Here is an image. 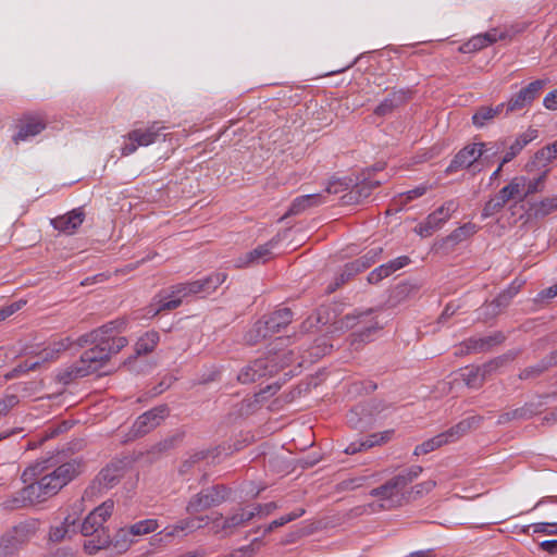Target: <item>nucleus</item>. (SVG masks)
I'll return each instance as SVG.
<instances>
[{"label":"nucleus","instance_id":"30","mask_svg":"<svg viewBox=\"0 0 557 557\" xmlns=\"http://www.w3.org/2000/svg\"><path fill=\"white\" fill-rule=\"evenodd\" d=\"M255 518V512L250 511V509L240 508L238 511L234 512L230 517L224 519L222 522V529H228L230 533L233 530L243 527L245 523Z\"/></svg>","mask_w":557,"mask_h":557},{"label":"nucleus","instance_id":"34","mask_svg":"<svg viewBox=\"0 0 557 557\" xmlns=\"http://www.w3.org/2000/svg\"><path fill=\"white\" fill-rule=\"evenodd\" d=\"M159 334L156 331H149L143 335L135 345L137 355L151 352L159 343Z\"/></svg>","mask_w":557,"mask_h":557},{"label":"nucleus","instance_id":"27","mask_svg":"<svg viewBox=\"0 0 557 557\" xmlns=\"http://www.w3.org/2000/svg\"><path fill=\"white\" fill-rule=\"evenodd\" d=\"M159 528L157 519H145L129 525L128 529L120 530L117 536L126 537L127 535L140 536L154 532Z\"/></svg>","mask_w":557,"mask_h":557},{"label":"nucleus","instance_id":"38","mask_svg":"<svg viewBox=\"0 0 557 557\" xmlns=\"http://www.w3.org/2000/svg\"><path fill=\"white\" fill-rule=\"evenodd\" d=\"M479 227L471 222L465 223L458 228L454 230L448 236L447 240L451 243H460L478 232Z\"/></svg>","mask_w":557,"mask_h":557},{"label":"nucleus","instance_id":"15","mask_svg":"<svg viewBox=\"0 0 557 557\" xmlns=\"http://www.w3.org/2000/svg\"><path fill=\"white\" fill-rule=\"evenodd\" d=\"M505 38L504 34L498 33L496 28H493L484 34H479L476 36H473L471 39H469L467 42H465L460 47V51L462 53H472L475 51H479L494 42H496L498 39Z\"/></svg>","mask_w":557,"mask_h":557},{"label":"nucleus","instance_id":"46","mask_svg":"<svg viewBox=\"0 0 557 557\" xmlns=\"http://www.w3.org/2000/svg\"><path fill=\"white\" fill-rule=\"evenodd\" d=\"M209 517H197V518H187L181 520L178 523L182 527L181 531H183L184 535L191 533L200 528H202V522L208 523Z\"/></svg>","mask_w":557,"mask_h":557},{"label":"nucleus","instance_id":"55","mask_svg":"<svg viewBox=\"0 0 557 557\" xmlns=\"http://www.w3.org/2000/svg\"><path fill=\"white\" fill-rule=\"evenodd\" d=\"M436 486V482L434 480H426L422 483L417 484L413 490L416 494L422 495L424 493L431 492Z\"/></svg>","mask_w":557,"mask_h":557},{"label":"nucleus","instance_id":"29","mask_svg":"<svg viewBox=\"0 0 557 557\" xmlns=\"http://www.w3.org/2000/svg\"><path fill=\"white\" fill-rule=\"evenodd\" d=\"M406 100L403 91H394L389 94L380 104L374 109V114L377 116H386L391 114L394 109L403 104Z\"/></svg>","mask_w":557,"mask_h":557},{"label":"nucleus","instance_id":"33","mask_svg":"<svg viewBox=\"0 0 557 557\" xmlns=\"http://www.w3.org/2000/svg\"><path fill=\"white\" fill-rule=\"evenodd\" d=\"M520 287L521 284L512 283L506 290L500 293L490 305V307H493V313H498L503 308H506L518 294Z\"/></svg>","mask_w":557,"mask_h":557},{"label":"nucleus","instance_id":"37","mask_svg":"<svg viewBox=\"0 0 557 557\" xmlns=\"http://www.w3.org/2000/svg\"><path fill=\"white\" fill-rule=\"evenodd\" d=\"M373 262L372 258H368L367 256L355 260L348 264H346L344 272L341 274V284L347 281L354 274L367 269ZM339 285V283H337Z\"/></svg>","mask_w":557,"mask_h":557},{"label":"nucleus","instance_id":"13","mask_svg":"<svg viewBox=\"0 0 557 557\" xmlns=\"http://www.w3.org/2000/svg\"><path fill=\"white\" fill-rule=\"evenodd\" d=\"M481 153L478 143L469 144L459 150L449 165L446 169V173H454L461 169H469L480 162Z\"/></svg>","mask_w":557,"mask_h":557},{"label":"nucleus","instance_id":"24","mask_svg":"<svg viewBox=\"0 0 557 557\" xmlns=\"http://www.w3.org/2000/svg\"><path fill=\"white\" fill-rule=\"evenodd\" d=\"M555 211H557V195L545 197L530 206V216L536 220H542Z\"/></svg>","mask_w":557,"mask_h":557},{"label":"nucleus","instance_id":"11","mask_svg":"<svg viewBox=\"0 0 557 557\" xmlns=\"http://www.w3.org/2000/svg\"><path fill=\"white\" fill-rule=\"evenodd\" d=\"M545 83L536 79L513 95L505 104L508 112L519 111L530 106L540 95Z\"/></svg>","mask_w":557,"mask_h":557},{"label":"nucleus","instance_id":"39","mask_svg":"<svg viewBox=\"0 0 557 557\" xmlns=\"http://www.w3.org/2000/svg\"><path fill=\"white\" fill-rule=\"evenodd\" d=\"M72 344H73V342L71 341L70 337L60 339L59 342H54L49 348H47L42 351L41 360L42 361L52 360L53 358H55V356L59 352L69 349L72 346Z\"/></svg>","mask_w":557,"mask_h":557},{"label":"nucleus","instance_id":"7","mask_svg":"<svg viewBox=\"0 0 557 557\" xmlns=\"http://www.w3.org/2000/svg\"><path fill=\"white\" fill-rule=\"evenodd\" d=\"M458 208L459 202L457 200L449 199L445 201L435 211L430 213L423 222L419 223L414 227V232L421 237H430L445 225Z\"/></svg>","mask_w":557,"mask_h":557},{"label":"nucleus","instance_id":"12","mask_svg":"<svg viewBox=\"0 0 557 557\" xmlns=\"http://www.w3.org/2000/svg\"><path fill=\"white\" fill-rule=\"evenodd\" d=\"M168 408L165 406L156 407L137 418L133 424L134 436H143L158 426L166 417Z\"/></svg>","mask_w":557,"mask_h":557},{"label":"nucleus","instance_id":"32","mask_svg":"<svg viewBox=\"0 0 557 557\" xmlns=\"http://www.w3.org/2000/svg\"><path fill=\"white\" fill-rule=\"evenodd\" d=\"M505 108V103H500L495 108L492 107H481L472 116V122L476 127H483L486 122L493 120L496 115H498L503 109Z\"/></svg>","mask_w":557,"mask_h":557},{"label":"nucleus","instance_id":"5","mask_svg":"<svg viewBox=\"0 0 557 557\" xmlns=\"http://www.w3.org/2000/svg\"><path fill=\"white\" fill-rule=\"evenodd\" d=\"M40 521L29 518L0 535V557H14L37 534Z\"/></svg>","mask_w":557,"mask_h":557},{"label":"nucleus","instance_id":"9","mask_svg":"<svg viewBox=\"0 0 557 557\" xmlns=\"http://www.w3.org/2000/svg\"><path fill=\"white\" fill-rule=\"evenodd\" d=\"M370 495L376 497L379 503L369 504L366 509L369 512H376L379 510H388L400 505L401 491L396 486L391 479L380 487L373 488Z\"/></svg>","mask_w":557,"mask_h":557},{"label":"nucleus","instance_id":"36","mask_svg":"<svg viewBox=\"0 0 557 557\" xmlns=\"http://www.w3.org/2000/svg\"><path fill=\"white\" fill-rule=\"evenodd\" d=\"M445 444H448L445 438V435L440 433V434L435 435L434 437L424 441L422 444L417 445L413 450V455L414 456L426 455V454L442 447Z\"/></svg>","mask_w":557,"mask_h":557},{"label":"nucleus","instance_id":"21","mask_svg":"<svg viewBox=\"0 0 557 557\" xmlns=\"http://www.w3.org/2000/svg\"><path fill=\"white\" fill-rule=\"evenodd\" d=\"M480 148V162L482 165H490L494 162L495 158L503 151L507 146L506 140H495L488 143H478Z\"/></svg>","mask_w":557,"mask_h":557},{"label":"nucleus","instance_id":"62","mask_svg":"<svg viewBox=\"0 0 557 557\" xmlns=\"http://www.w3.org/2000/svg\"><path fill=\"white\" fill-rule=\"evenodd\" d=\"M539 296L541 299H552L557 296V283L543 289Z\"/></svg>","mask_w":557,"mask_h":557},{"label":"nucleus","instance_id":"64","mask_svg":"<svg viewBox=\"0 0 557 557\" xmlns=\"http://www.w3.org/2000/svg\"><path fill=\"white\" fill-rule=\"evenodd\" d=\"M458 308H459V307H458L457 305H455V304H448V305L445 307V309H444L443 313L441 314V320H446V319H448L449 317L454 315V314H455V312L458 310Z\"/></svg>","mask_w":557,"mask_h":557},{"label":"nucleus","instance_id":"53","mask_svg":"<svg viewBox=\"0 0 557 557\" xmlns=\"http://www.w3.org/2000/svg\"><path fill=\"white\" fill-rule=\"evenodd\" d=\"M205 453L203 451H199V453H196L194 455H191L188 459H186L182 467H181V472L182 473H185L187 472L191 466H194L195 463H197L198 461L202 460L205 458Z\"/></svg>","mask_w":557,"mask_h":557},{"label":"nucleus","instance_id":"31","mask_svg":"<svg viewBox=\"0 0 557 557\" xmlns=\"http://www.w3.org/2000/svg\"><path fill=\"white\" fill-rule=\"evenodd\" d=\"M533 139L530 134L519 135L509 146L505 148V154L502 158V165L510 162L516 156H518L522 149Z\"/></svg>","mask_w":557,"mask_h":557},{"label":"nucleus","instance_id":"56","mask_svg":"<svg viewBox=\"0 0 557 557\" xmlns=\"http://www.w3.org/2000/svg\"><path fill=\"white\" fill-rule=\"evenodd\" d=\"M543 104L548 110H557V89L548 92L544 97Z\"/></svg>","mask_w":557,"mask_h":557},{"label":"nucleus","instance_id":"40","mask_svg":"<svg viewBox=\"0 0 557 557\" xmlns=\"http://www.w3.org/2000/svg\"><path fill=\"white\" fill-rule=\"evenodd\" d=\"M552 360H553V357H549L548 360L544 359L535 366H531V367L523 369L520 372L519 377L521 380H529V379H534V377L541 375L545 370H547L553 364Z\"/></svg>","mask_w":557,"mask_h":557},{"label":"nucleus","instance_id":"42","mask_svg":"<svg viewBox=\"0 0 557 557\" xmlns=\"http://www.w3.org/2000/svg\"><path fill=\"white\" fill-rule=\"evenodd\" d=\"M507 203L502 194L498 193L496 196L492 197L485 205L482 210V218L487 219L496 213H498Z\"/></svg>","mask_w":557,"mask_h":557},{"label":"nucleus","instance_id":"48","mask_svg":"<svg viewBox=\"0 0 557 557\" xmlns=\"http://www.w3.org/2000/svg\"><path fill=\"white\" fill-rule=\"evenodd\" d=\"M535 158L540 162H550L552 160L557 158V140L554 141L550 145H547L546 147L539 150L535 154Z\"/></svg>","mask_w":557,"mask_h":557},{"label":"nucleus","instance_id":"58","mask_svg":"<svg viewBox=\"0 0 557 557\" xmlns=\"http://www.w3.org/2000/svg\"><path fill=\"white\" fill-rule=\"evenodd\" d=\"M182 527L178 523L174 525L166 527L162 530V534L164 535L165 541L168 542L170 539L178 536L183 531H181Z\"/></svg>","mask_w":557,"mask_h":557},{"label":"nucleus","instance_id":"16","mask_svg":"<svg viewBox=\"0 0 557 557\" xmlns=\"http://www.w3.org/2000/svg\"><path fill=\"white\" fill-rule=\"evenodd\" d=\"M84 218V211L78 208L64 215L53 219L51 223L55 230L72 234L83 223Z\"/></svg>","mask_w":557,"mask_h":557},{"label":"nucleus","instance_id":"50","mask_svg":"<svg viewBox=\"0 0 557 557\" xmlns=\"http://www.w3.org/2000/svg\"><path fill=\"white\" fill-rule=\"evenodd\" d=\"M364 411L363 407H356L355 409L350 410V412L347 414V421L348 423L355 428V429H361L363 428L362 421L359 418V416Z\"/></svg>","mask_w":557,"mask_h":557},{"label":"nucleus","instance_id":"14","mask_svg":"<svg viewBox=\"0 0 557 557\" xmlns=\"http://www.w3.org/2000/svg\"><path fill=\"white\" fill-rule=\"evenodd\" d=\"M276 243V240L271 239L267 244L258 246L256 249L240 256L236 260L235 265L237 268H244L267 262L272 258V249L275 247Z\"/></svg>","mask_w":557,"mask_h":557},{"label":"nucleus","instance_id":"47","mask_svg":"<svg viewBox=\"0 0 557 557\" xmlns=\"http://www.w3.org/2000/svg\"><path fill=\"white\" fill-rule=\"evenodd\" d=\"M393 435H394L393 430H386L383 432L373 433V434L369 435L367 440H364L366 448L369 449L376 445L385 444L392 440Z\"/></svg>","mask_w":557,"mask_h":557},{"label":"nucleus","instance_id":"41","mask_svg":"<svg viewBox=\"0 0 557 557\" xmlns=\"http://www.w3.org/2000/svg\"><path fill=\"white\" fill-rule=\"evenodd\" d=\"M533 411L529 407H521L504 412L499 416L497 423L504 424L512 420L529 419L533 416Z\"/></svg>","mask_w":557,"mask_h":557},{"label":"nucleus","instance_id":"4","mask_svg":"<svg viewBox=\"0 0 557 557\" xmlns=\"http://www.w3.org/2000/svg\"><path fill=\"white\" fill-rule=\"evenodd\" d=\"M114 504L111 500L103 502L95 508L84 520L81 525V533L84 536L97 534V539L88 540L84 543L85 549L92 554L109 545V535L106 533L103 523L112 515Z\"/></svg>","mask_w":557,"mask_h":557},{"label":"nucleus","instance_id":"54","mask_svg":"<svg viewBox=\"0 0 557 557\" xmlns=\"http://www.w3.org/2000/svg\"><path fill=\"white\" fill-rule=\"evenodd\" d=\"M377 182L376 183H363V184H360V185H357L352 190H351V195L354 194H358L359 197H363V198H367L370 193H371V188L374 187V186H377Z\"/></svg>","mask_w":557,"mask_h":557},{"label":"nucleus","instance_id":"52","mask_svg":"<svg viewBox=\"0 0 557 557\" xmlns=\"http://www.w3.org/2000/svg\"><path fill=\"white\" fill-rule=\"evenodd\" d=\"M535 533L557 534V523L540 522L533 525Z\"/></svg>","mask_w":557,"mask_h":557},{"label":"nucleus","instance_id":"19","mask_svg":"<svg viewBox=\"0 0 557 557\" xmlns=\"http://www.w3.org/2000/svg\"><path fill=\"white\" fill-rule=\"evenodd\" d=\"M409 258L407 256L398 257L394 260H391L389 262L380 265L379 268L374 269L370 274L368 275V281L371 284H376L381 280L389 276L395 271L404 268L409 263Z\"/></svg>","mask_w":557,"mask_h":557},{"label":"nucleus","instance_id":"43","mask_svg":"<svg viewBox=\"0 0 557 557\" xmlns=\"http://www.w3.org/2000/svg\"><path fill=\"white\" fill-rule=\"evenodd\" d=\"M262 546V540L260 537L253 539L250 544L234 549L224 557H252Z\"/></svg>","mask_w":557,"mask_h":557},{"label":"nucleus","instance_id":"49","mask_svg":"<svg viewBox=\"0 0 557 557\" xmlns=\"http://www.w3.org/2000/svg\"><path fill=\"white\" fill-rule=\"evenodd\" d=\"M277 508H278L277 504L274 502H271V503H268L264 505H260V504L255 505L250 508V511L255 512V517L256 516L265 517V516H269L271 512H273Z\"/></svg>","mask_w":557,"mask_h":557},{"label":"nucleus","instance_id":"18","mask_svg":"<svg viewBox=\"0 0 557 557\" xmlns=\"http://www.w3.org/2000/svg\"><path fill=\"white\" fill-rule=\"evenodd\" d=\"M46 128V124L39 119H28L21 123L17 133L12 137L15 145L27 141L40 134Z\"/></svg>","mask_w":557,"mask_h":557},{"label":"nucleus","instance_id":"23","mask_svg":"<svg viewBox=\"0 0 557 557\" xmlns=\"http://www.w3.org/2000/svg\"><path fill=\"white\" fill-rule=\"evenodd\" d=\"M323 198L320 194H310V195H304L299 196L294 199L292 202L288 211L286 212V215H297L306 211L307 209L311 207L319 206L323 203Z\"/></svg>","mask_w":557,"mask_h":557},{"label":"nucleus","instance_id":"51","mask_svg":"<svg viewBox=\"0 0 557 557\" xmlns=\"http://www.w3.org/2000/svg\"><path fill=\"white\" fill-rule=\"evenodd\" d=\"M17 403L18 398L15 395H7L0 399V417L5 416Z\"/></svg>","mask_w":557,"mask_h":557},{"label":"nucleus","instance_id":"20","mask_svg":"<svg viewBox=\"0 0 557 557\" xmlns=\"http://www.w3.org/2000/svg\"><path fill=\"white\" fill-rule=\"evenodd\" d=\"M124 475V467L121 463L107 466L98 475L99 484L104 488H112Z\"/></svg>","mask_w":557,"mask_h":557},{"label":"nucleus","instance_id":"6","mask_svg":"<svg viewBox=\"0 0 557 557\" xmlns=\"http://www.w3.org/2000/svg\"><path fill=\"white\" fill-rule=\"evenodd\" d=\"M293 320V313L288 308H282L274 311L263 321H258L253 327L246 334L247 343L253 345L259 341L281 331Z\"/></svg>","mask_w":557,"mask_h":557},{"label":"nucleus","instance_id":"17","mask_svg":"<svg viewBox=\"0 0 557 557\" xmlns=\"http://www.w3.org/2000/svg\"><path fill=\"white\" fill-rule=\"evenodd\" d=\"M163 129L159 123H152L146 128H136L129 132L126 136L127 140H136L140 147L149 146L158 140L162 135Z\"/></svg>","mask_w":557,"mask_h":557},{"label":"nucleus","instance_id":"22","mask_svg":"<svg viewBox=\"0 0 557 557\" xmlns=\"http://www.w3.org/2000/svg\"><path fill=\"white\" fill-rule=\"evenodd\" d=\"M525 176H515L499 193L502 197L508 202L510 200L522 201L525 199V191L523 189Z\"/></svg>","mask_w":557,"mask_h":557},{"label":"nucleus","instance_id":"2","mask_svg":"<svg viewBox=\"0 0 557 557\" xmlns=\"http://www.w3.org/2000/svg\"><path fill=\"white\" fill-rule=\"evenodd\" d=\"M122 325L123 323L110 322L77 338V346L94 345V347L84 351L79 361L70 369L71 379L83 377L98 371L112 355L127 345L126 337L119 335L117 326Z\"/></svg>","mask_w":557,"mask_h":557},{"label":"nucleus","instance_id":"35","mask_svg":"<svg viewBox=\"0 0 557 557\" xmlns=\"http://www.w3.org/2000/svg\"><path fill=\"white\" fill-rule=\"evenodd\" d=\"M422 471L423 468L421 466H411L396 476L392 478V480L396 486L403 491L409 483L416 480L422 473Z\"/></svg>","mask_w":557,"mask_h":557},{"label":"nucleus","instance_id":"1","mask_svg":"<svg viewBox=\"0 0 557 557\" xmlns=\"http://www.w3.org/2000/svg\"><path fill=\"white\" fill-rule=\"evenodd\" d=\"M81 471L82 463L76 459L65 462H61L59 457L38 460L22 474V480L27 485L1 505L4 509L15 510L40 504L57 495Z\"/></svg>","mask_w":557,"mask_h":557},{"label":"nucleus","instance_id":"26","mask_svg":"<svg viewBox=\"0 0 557 557\" xmlns=\"http://www.w3.org/2000/svg\"><path fill=\"white\" fill-rule=\"evenodd\" d=\"M76 520L77 518L71 515L65 517L62 523L50 529L49 539L52 542H61L71 537L72 534L76 533Z\"/></svg>","mask_w":557,"mask_h":557},{"label":"nucleus","instance_id":"25","mask_svg":"<svg viewBox=\"0 0 557 557\" xmlns=\"http://www.w3.org/2000/svg\"><path fill=\"white\" fill-rule=\"evenodd\" d=\"M505 361V358H497L493 361H491L488 364H485L483 368H476V369H469L467 373L463 374L466 384L470 387H479L482 384L483 377L485 373L490 369H496L500 364H503Z\"/></svg>","mask_w":557,"mask_h":557},{"label":"nucleus","instance_id":"59","mask_svg":"<svg viewBox=\"0 0 557 557\" xmlns=\"http://www.w3.org/2000/svg\"><path fill=\"white\" fill-rule=\"evenodd\" d=\"M426 190H428L426 186H419V187H416L414 189L408 190L405 194V196H406L407 200H412V199L423 196L426 193Z\"/></svg>","mask_w":557,"mask_h":557},{"label":"nucleus","instance_id":"57","mask_svg":"<svg viewBox=\"0 0 557 557\" xmlns=\"http://www.w3.org/2000/svg\"><path fill=\"white\" fill-rule=\"evenodd\" d=\"M363 449H367L366 448V444H364V440H358V441H355V442H351L345 449L344 451L348 455H354V454H357Z\"/></svg>","mask_w":557,"mask_h":557},{"label":"nucleus","instance_id":"3","mask_svg":"<svg viewBox=\"0 0 557 557\" xmlns=\"http://www.w3.org/2000/svg\"><path fill=\"white\" fill-rule=\"evenodd\" d=\"M226 277L225 273L216 272L194 282L177 284L172 287L170 294L157 295L149 306L148 313L156 315L161 311L175 309L182 304L183 298L190 295H209L222 285Z\"/></svg>","mask_w":557,"mask_h":557},{"label":"nucleus","instance_id":"63","mask_svg":"<svg viewBox=\"0 0 557 557\" xmlns=\"http://www.w3.org/2000/svg\"><path fill=\"white\" fill-rule=\"evenodd\" d=\"M540 546L543 550L548 552L550 554L557 553V540L543 541L540 544Z\"/></svg>","mask_w":557,"mask_h":557},{"label":"nucleus","instance_id":"8","mask_svg":"<svg viewBox=\"0 0 557 557\" xmlns=\"http://www.w3.org/2000/svg\"><path fill=\"white\" fill-rule=\"evenodd\" d=\"M227 495V490L222 485L202 490L188 500L186 511L196 513L219 506L226 500Z\"/></svg>","mask_w":557,"mask_h":557},{"label":"nucleus","instance_id":"45","mask_svg":"<svg viewBox=\"0 0 557 557\" xmlns=\"http://www.w3.org/2000/svg\"><path fill=\"white\" fill-rule=\"evenodd\" d=\"M545 178H546V172H544L543 174H541L540 176H537L534 180H529L525 176V182H524V187H523V189L525 191V198L532 194L543 191L544 187H545Z\"/></svg>","mask_w":557,"mask_h":557},{"label":"nucleus","instance_id":"60","mask_svg":"<svg viewBox=\"0 0 557 557\" xmlns=\"http://www.w3.org/2000/svg\"><path fill=\"white\" fill-rule=\"evenodd\" d=\"M140 147L136 140H128V143H125L122 148H121V152L123 156H129L132 153H134L137 148Z\"/></svg>","mask_w":557,"mask_h":557},{"label":"nucleus","instance_id":"44","mask_svg":"<svg viewBox=\"0 0 557 557\" xmlns=\"http://www.w3.org/2000/svg\"><path fill=\"white\" fill-rule=\"evenodd\" d=\"M305 515V509L302 508H299L290 513H287L285 516H282L280 517L278 519H275L273 520L271 523H269L264 530H263V534H268L270 532H272L274 529L278 528V527H283L284 524L290 522V521H294L298 518H300L301 516Z\"/></svg>","mask_w":557,"mask_h":557},{"label":"nucleus","instance_id":"10","mask_svg":"<svg viewBox=\"0 0 557 557\" xmlns=\"http://www.w3.org/2000/svg\"><path fill=\"white\" fill-rule=\"evenodd\" d=\"M277 371L274 358L257 359L244 367L237 375L243 384H248L261 379L265 375H272Z\"/></svg>","mask_w":557,"mask_h":557},{"label":"nucleus","instance_id":"61","mask_svg":"<svg viewBox=\"0 0 557 557\" xmlns=\"http://www.w3.org/2000/svg\"><path fill=\"white\" fill-rule=\"evenodd\" d=\"M222 522H224V519L222 518V516L215 518L212 520V532L213 533H221V532H224L225 534L224 535H228L231 534L230 533V530L228 529H222Z\"/></svg>","mask_w":557,"mask_h":557},{"label":"nucleus","instance_id":"28","mask_svg":"<svg viewBox=\"0 0 557 557\" xmlns=\"http://www.w3.org/2000/svg\"><path fill=\"white\" fill-rule=\"evenodd\" d=\"M481 421L480 417H470L467 418L449 430L443 432L442 434L445 435V438L447 443L454 442L465 435L467 432H469L471 429L476 428Z\"/></svg>","mask_w":557,"mask_h":557}]
</instances>
